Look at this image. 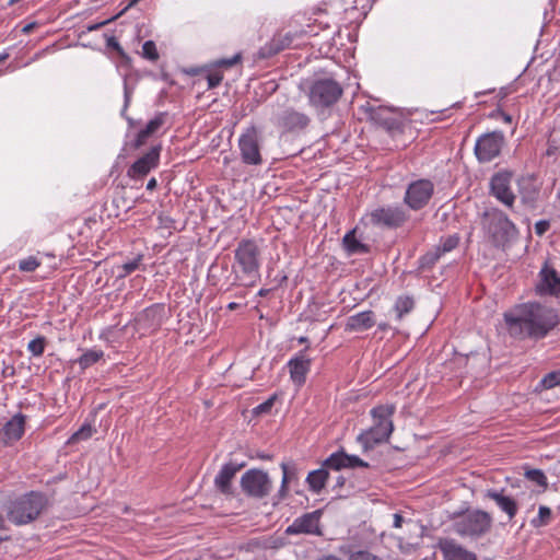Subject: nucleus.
Returning <instances> with one entry per match:
<instances>
[{
  "mask_svg": "<svg viewBox=\"0 0 560 560\" xmlns=\"http://www.w3.org/2000/svg\"><path fill=\"white\" fill-rule=\"evenodd\" d=\"M518 192L524 205L534 207L539 197V187L532 175L517 179Z\"/></svg>",
  "mask_w": 560,
  "mask_h": 560,
  "instance_id": "5701e85b",
  "label": "nucleus"
},
{
  "mask_svg": "<svg viewBox=\"0 0 560 560\" xmlns=\"http://www.w3.org/2000/svg\"><path fill=\"white\" fill-rule=\"evenodd\" d=\"M486 497L495 502L498 508L508 515L509 521L513 520L526 499L533 501L535 498L534 491L528 488L515 493H506L504 489L489 490Z\"/></svg>",
  "mask_w": 560,
  "mask_h": 560,
  "instance_id": "6e6552de",
  "label": "nucleus"
},
{
  "mask_svg": "<svg viewBox=\"0 0 560 560\" xmlns=\"http://www.w3.org/2000/svg\"><path fill=\"white\" fill-rule=\"evenodd\" d=\"M415 301L410 296H399L395 302V312L397 314V318L401 319L404 315L410 313L413 310Z\"/></svg>",
  "mask_w": 560,
  "mask_h": 560,
  "instance_id": "c756f323",
  "label": "nucleus"
},
{
  "mask_svg": "<svg viewBox=\"0 0 560 560\" xmlns=\"http://www.w3.org/2000/svg\"><path fill=\"white\" fill-rule=\"evenodd\" d=\"M317 534L320 535V527H287L285 534L287 535H295V534Z\"/></svg>",
  "mask_w": 560,
  "mask_h": 560,
  "instance_id": "a18cd8bd",
  "label": "nucleus"
},
{
  "mask_svg": "<svg viewBox=\"0 0 560 560\" xmlns=\"http://www.w3.org/2000/svg\"><path fill=\"white\" fill-rule=\"evenodd\" d=\"M482 226L495 246H505L517 233L514 223L497 208L485 212Z\"/></svg>",
  "mask_w": 560,
  "mask_h": 560,
  "instance_id": "20e7f679",
  "label": "nucleus"
},
{
  "mask_svg": "<svg viewBox=\"0 0 560 560\" xmlns=\"http://www.w3.org/2000/svg\"><path fill=\"white\" fill-rule=\"evenodd\" d=\"M513 176V172L501 170L491 176L489 184L490 194L510 209L513 208L516 199V196L511 187Z\"/></svg>",
  "mask_w": 560,
  "mask_h": 560,
  "instance_id": "f8f14e48",
  "label": "nucleus"
},
{
  "mask_svg": "<svg viewBox=\"0 0 560 560\" xmlns=\"http://www.w3.org/2000/svg\"><path fill=\"white\" fill-rule=\"evenodd\" d=\"M142 56L150 61H156L159 59V52L153 40L144 42L142 45Z\"/></svg>",
  "mask_w": 560,
  "mask_h": 560,
  "instance_id": "ea45409f",
  "label": "nucleus"
},
{
  "mask_svg": "<svg viewBox=\"0 0 560 560\" xmlns=\"http://www.w3.org/2000/svg\"><path fill=\"white\" fill-rule=\"evenodd\" d=\"M410 522L409 520H406L402 514L395 513L394 514V525H401V523Z\"/></svg>",
  "mask_w": 560,
  "mask_h": 560,
  "instance_id": "864d4df0",
  "label": "nucleus"
},
{
  "mask_svg": "<svg viewBox=\"0 0 560 560\" xmlns=\"http://www.w3.org/2000/svg\"><path fill=\"white\" fill-rule=\"evenodd\" d=\"M104 355V352L102 350H88L84 352L78 360L80 366L82 369H88L94 363H96L100 359H102Z\"/></svg>",
  "mask_w": 560,
  "mask_h": 560,
  "instance_id": "7c9ffc66",
  "label": "nucleus"
},
{
  "mask_svg": "<svg viewBox=\"0 0 560 560\" xmlns=\"http://www.w3.org/2000/svg\"><path fill=\"white\" fill-rule=\"evenodd\" d=\"M8 54H0V63L8 58Z\"/></svg>",
  "mask_w": 560,
  "mask_h": 560,
  "instance_id": "e2e57ef3",
  "label": "nucleus"
},
{
  "mask_svg": "<svg viewBox=\"0 0 560 560\" xmlns=\"http://www.w3.org/2000/svg\"><path fill=\"white\" fill-rule=\"evenodd\" d=\"M470 525H489L492 521L487 512L475 511L469 515Z\"/></svg>",
  "mask_w": 560,
  "mask_h": 560,
  "instance_id": "a19ab883",
  "label": "nucleus"
},
{
  "mask_svg": "<svg viewBox=\"0 0 560 560\" xmlns=\"http://www.w3.org/2000/svg\"><path fill=\"white\" fill-rule=\"evenodd\" d=\"M161 145L152 147L149 152L139 158L127 171V175L132 179H139L147 176L152 170L158 167L160 161Z\"/></svg>",
  "mask_w": 560,
  "mask_h": 560,
  "instance_id": "2eb2a0df",
  "label": "nucleus"
},
{
  "mask_svg": "<svg viewBox=\"0 0 560 560\" xmlns=\"http://www.w3.org/2000/svg\"><path fill=\"white\" fill-rule=\"evenodd\" d=\"M508 331L512 337L541 339L557 324V313L539 303H525L504 314Z\"/></svg>",
  "mask_w": 560,
  "mask_h": 560,
  "instance_id": "f257e3e1",
  "label": "nucleus"
},
{
  "mask_svg": "<svg viewBox=\"0 0 560 560\" xmlns=\"http://www.w3.org/2000/svg\"><path fill=\"white\" fill-rule=\"evenodd\" d=\"M245 466V464H234V463H226L224 464L218 475L214 478V487L215 489L229 497L233 493L232 488V481L236 475V472L242 469Z\"/></svg>",
  "mask_w": 560,
  "mask_h": 560,
  "instance_id": "dca6fc26",
  "label": "nucleus"
},
{
  "mask_svg": "<svg viewBox=\"0 0 560 560\" xmlns=\"http://www.w3.org/2000/svg\"><path fill=\"white\" fill-rule=\"evenodd\" d=\"M234 283L254 287L260 279V249L253 240H242L234 250Z\"/></svg>",
  "mask_w": 560,
  "mask_h": 560,
  "instance_id": "f03ea898",
  "label": "nucleus"
},
{
  "mask_svg": "<svg viewBox=\"0 0 560 560\" xmlns=\"http://www.w3.org/2000/svg\"><path fill=\"white\" fill-rule=\"evenodd\" d=\"M366 219L374 226L397 229L408 220V214L401 207L387 206L372 210Z\"/></svg>",
  "mask_w": 560,
  "mask_h": 560,
  "instance_id": "9b49d317",
  "label": "nucleus"
},
{
  "mask_svg": "<svg viewBox=\"0 0 560 560\" xmlns=\"http://www.w3.org/2000/svg\"><path fill=\"white\" fill-rule=\"evenodd\" d=\"M338 483L342 485L343 483V478H339Z\"/></svg>",
  "mask_w": 560,
  "mask_h": 560,
  "instance_id": "774afa93",
  "label": "nucleus"
},
{
  "mask_svg": "<svg viewBox=\"0 0 560 560\" xmlns=\"http://www.w3.org/2000/svg\"><path fill=\"white\" fill-rule=\"evenodd\" d=\"M370 118L387 131L396 130L399 127V121L394 117L393 113L385 107L371 108Z\"/></svg>",
  "mask_w": 560,
  "mask_h": 560,
  "instance_id": "393cba45",
  "label": "nucleus"
},
{
  "mask_svg": "<svg viewBox=\"0 0 560 560\" xmlns=\"http://www.w3.org/2000/svg\"><path fill=\"white\" fill-rule=\"evenodd\" d=\"M328 478V471L325 468H319L311 471L306 477L308 488L314 493H319L325 487Z\"/></svg>",
  "mask_w": 560,
  "mask_h": 560,
  "instance_id": "cd10ccee",
  "label": "nucleus"
},
{
  "mask_svg": "<svg viewBox=\"0 0 560 560\" xmlns=\"http://www.w3.org/2000/svg\"><path fill=\"white\" fill-rule=\"evenodd\" d=\"M276 124L288 131L304 129L310 124V117L293 108H287L277 116Z\"/></svg>",
  "mask_w": 560,
  "mask_h": 560,
  "instance_id": "412c9836",
  "label": "nucleus"
},
{
  "mask_svg": "<svg viewBox=\"0 0 560 560\" xmlns=\"http://www.w3.org/2000/svg\"><path fill=\"white\" fill-rule=\"evenodd\" d=\"M40 262L33 256H30L25 259H22L19 264V268L21 271H24V272H32L34 271L37 267H39Z\"/></svg>",
  "mask_w": 560,
  "mask_h": 560,
  "instance_id": "37998d69",
  "label": "nucleus"
},
{
  "mask_svg": "<svg viewBox=\"0 0 560 560\" xmlns=\"http://www.w3.org/2000/svg\"><path fill=\"white\" fill-rule=\"evenodd\" d=\"M130 97H131V93H130V91L128 89L127 82L125 81V106L126 107L128 106Z\"/></svg>",
  "mask_w": 560,
  "mask_h": 560,
  "instance_id": "5fc2aeb1",
  "label": "nucleus"
},
{
  "mask_svg": "<svg viewBox=\"0 0 560 560\" xmlns=\"http://www.w3.org/2000/svg\"><path fill=\"white\" fill-rule=\"evenodd\" d=\"M46 339L43 336H38L37 338L31 340L27 345V350L34 357H40L45 351Z\"/></svg>",
  "mask_w": 560,
  "mask_h": 560,
  "instance_id": "c9c22d12",
  "label": "nucleus"
},
{
  "mask_svg": "<svg viewBox=\"0 0 560 560\" xmlns=\"http://www.w3.org/2000/svg\"><path fill=\"white\" fill-rule=\"evenodd\" d=\"M293 38L294 34L292 33H287L284 35L273 37L269 45L264 48V50H267L264 51V56H271L290 47L292 45Z\"/></svg>",
  "mask_w": 560,
  "mask_h": 560,
  "instance_id": "bb28decb",
  "label": "nucleus"
},
{
  "mask_svg": "<svg viewBox=\"0 0 560 560\" xmlns=\"http://www.w3.org/2000/svg\"><path fill=\"white\" fill-rule=\"evenodd\" d=\"M240 483L246 495L259 500L268 497L272 489V481L268 472L257 468L244 472Z\"/></svg>",
  "mask_w": 560,
  "mask_h": 560,
  "instance_id": "1a4fd4ad",
  "label": "nucleus"
},
{
  "mask_svg": "<svg viewBox=\"0 0 560 560\" xmlns=\"http://www.w3.org/2000/svg\"><path fill=\"white\" fill-rule=\"evenodd\" d=\"M165 118V113H159L154 118H152L145 127L138 132L133 147L139 149L145 144L147 140L164 125Z\"/></svg>",
  "mask_w": 560,
  "mask_h": 560,
  "instance_id": "a878e982",
  "label": "nucleus"
},
{
  "mask_svg": "<svg viewBox=\"0 0 560 560\" xmlns=\"http://www.w3.org/2000/svg\"><path fill=\"white\" fill-rule=\"evenodd\" d=\"M311 362L312 360L305 354V351H301L288 362L290 377L299 387L306 381V375L311 369Z\"/></svg>",
  "mask_w": 560,
  "mask_h": 560,
  "instance_id": "aec40b11",
  "label": "nucleus"
},
{
  "mask_svg": "<svg viewBox=\"0 0 560 560\" xmlns=\"http://www.w3.org/2000/svg\"><path fill=\"white\" fill-rule=\"evenodd\" d=\"M295 471L289 467V482L294 478Z\"/></svg>",
  "mask_w": 560,
  "mask_h": 560,
  "instance_id": "052dcab7",
  "label": "nucleus"
},
{
  "mask_svg": "<svg viewBox=\"0 0 560 560\" xmlns=\"http://www.w3.org/2000/svg\"><path fill=\"white\" fill-rule=\"evenodd\" d=\"M459 243V236L457 234L448 235L444 238H441V242L438 246H441V252L443 254L448 253L457 247Z\"/></svg>",
  "mask_w": 560,
  "mask_h": 560,
  "instance_id": "4c0bfd02",
  "label": "nucleus"
},
{
  "mask_svg": "<svg viewBox=\"0 0 560 560\" xmlns=\"http://www.w3.org/2000/svg\"><path fill=\"white\" fill-rule=\"evenodd\" d=\"M341 85L331 78L314 80L308 86L310 105L316 109H323L334 105L342 95Z\"/></svg>",
  "mask_w": 560,
  "mask_h": 560,
  "instance_id": "39448f33",
  "label": "nucleus"
},
{
  "mask_svg": "<svg viewBox=\"0 0 560 560\" xmlns=\"http://www.w3.org/2000/svg\"><path fill=\"white\" fill-rule=\"evenodd\" d=\"M118 16H114L107 21H103V22H100V23H96V24H93V25H89L88 26V31L92 32V31H96L98 30L100 27L104 26L105 24L109 23L110 21H114L115 19H117Z\"/></svg>",
  "mask_w": 560,
  "mask_h": 560,
  "instance_id": "603ef678",
  "label": "nucleus"
},
{
  "mask_svg": "<svg viewBox=\"0 0 560 560\" xmlns=\"http://www.w3.org/2000/svg\"><path fill=\"white\" fill-rule=\"evenodd\" d=\"M19 0H10L9 1V4H14L15 2H18Z\"/></svg>",
  "mask_w": 560,
  "mask_h": 560,
  "instance_id": "69168bd1",
  "label": "nucleus"
},
{
  "mask_svg": "<svg viewBox=\"0 0 560 560\" xmlns=\"http://www.w3.org/2000/svg\"><path fill=\"white\" fill-rule=\"evenodd\" d=\"M140 0H130L129 3L127 4V7L119 14H117V16H120L121 14H124L129 8L133 7Z\"/></svg>",
  "mask_w": 560,
  "mask_h": 560,
  "instance_id": "4d7b16f0",
  "label": "nucleus"
},
{
  "mask_svg": "<svg viewBox=\"0 0 560 560\" xmlns=\"http://www.w3.org/2000/svg\"><path fill=\"white\" fill-rule=\"evenodd\" d=\"M540 280L536 287L539 294L560 296V276L558 272L545 265L539 272Z\"/></svg>",
  "mask_w": 560,
  "mask_h": 560,
  "instance_id": "6ab92c4d",
  "label": "nucleus"
},
{
  "mask_svg": "<svg viewBox=\"0 0 560 560\" xmlns=\"http://www.w3.org/2000/svg\"><path fill=\"white\" fill-rule=\"evenodd\" d=\"M305 341H306L305 337L300 338V342H305Z\"/></svg>",
  "mask_w": 560,
  "mask_h": 560,
  "instance_id": "338daca9",
  "label": "nucleus"
},
{
  "mask_svg": "<svg viewBox=\"0 0 560 560\" xmlns=\"http://www.w3.org/2000/svg\"><path fill=\"white\" fill-rule=\"evenodd\" d=\"M324 466L330 469L340 470L342 468L369 467V464L355 455H348L345 452H337L331 454L325 460Z\"/></svg>",
  "mask_w": 560,
  "mask_h": 560,
  "instance_id": "4be33fe9",
  "label": "nucleus"
},
{
  "mask_svg": "<svg viewBox=\"0 0 560 560\" xmlns=\"http://www.w3.org/2000/svg\"><path fill=\"white\" fill-rule=\"evenodd\" d=\"M394 412L395 407L392 405L376 406L371 410V416L374 422L373 425L358 435V441L365 451L371 450L374 445L384 443L389 439L394 430L392 421Z\"/></svg>",
  "mask_w": 560,
  "mask_h": 560,
  "instance_id": "7ed1b4c3",
  "label": "nucleus"
},
{
  "mask_svg": "<svg viewBox=\"0 0 560 560\" xmlns=\"http://www.w3.org/2000/svg\"><path fill=\"white\" fill-rule=\"evenodd\" d=\"M434 191V185L429 179H418L410 183L406 189L404 202L411 210H420L424 208L430 199L432 198Z\"/></svg>",
  "mask_w": 560,
  "mask_h": 560,
  "instance_id": "ddd939ff",
  "label": "nucleus"
},
{
  "mask_svg": "<svg viewBox=\"0 0 560 560\" xmlns=\"http://www.w3.org/2000/svg\"><path fill=\"white\" fill-rule=\"evenodd\" d=\"M444 254L441 252V246H435L420 258L421 268H431Z\"/></svg>",
  "mask_w": 560,
  "mask_h": 560,
  "instance_id": "2f4dec72",
  "label": "nucleus"
},
{
  "mask_svg": "<svg viewBox=\"0 0 560 560\" xmlns=\"http://www.w3.org/2000/svg\"><path fill=\"white\" fill-rule=\"evenodd\" d=\"M540 523H548L551 521V510L548 506L540 505L538 510L537 518H533L530 522L533 525L536 524V522Z\"/></svg>",
  "mask_w": 560,
  "mask_h": 560,
  "instance_id": "c03bdc74",
  "label": "nucleus"
},
{
  "mask_svg": "<svg viewBox=\"0 0 560 560\" xmlns=\"http://www.w3.org/2000/svg\"><path fill=\"white\" fill-rule=\"evenodd\" d=\"M93 434V429L90 424L82 425L77 432H74L70 439V442H78L81 440H88Z\"/></svg>",
  "mask_w": 560,
  "mask_h": 560,
  "instance_id": "79ce46f5",
  "label": "nucleus"
},
{
  "mask_svg": "<svg viewBox=\"0 0 560 560\" xmlns=\"http://www.w3.org/2000/svg\"><path fill=\"white\" fill-rule=\"evenodd\" d=\"M106 46L108 48H112L114 50H116L120 57L122 58H127V55L125 54L122 47L120 46V44L118 43L117 38L115 36H107L106 37Z\"/></svg>",
  "mask_w": 560,
  "mask_h": 560,
  "instance_id": "de8ad7c7",
  "label": "nucleus"
},
{
  "mask_svg": "<svg viewBox=\"0 0 560 560\" xmlns=\"http://www.w3.org/2000/svg\"><path fill=\"white\" fill-rule=\"evenodd\" d=\"M45 504L44 495L31 492L12 504L9 511V520L18 525H26L37 518Z\"/></svg>",
  "mask_w": 560,
  "mask_h": 560,
  "instance_id": "423d86ee",
  "label": "nucleus"
},
{
  "mask_svg": "<svg viewBox=\"0 0 560 560\" xmlns=\"http://www.w3.org/2000/svg\"><path fill=\"white\" fill-rule=\"evenodd\" d=\"M375 325V316L372 311H364L348 317L346 330L363 331Z\"/></svg>",
  "mask_w": 560,
  "mask_h": 560,
  "instance_id": "b1692460",
  "label": "nucleus"
},
{
  "mask_svg": "<svg viewBox=\"0 0 560 560\" xmlns=\"http://www.w3.org/2000/svg\"><path fill=\"white\" fill-rule=\"evenodd\" d=\"M35 27V23H30V24H26L24 27H23V32L24 33H30L33 28Z\"/></svg>",
  "mask_w": 560,
  "mask_h": 560,
  "instance_id": "13d9d810",
  "label": "nucleus"
},
{
  "mask_svg": "<svg viewBox=\"0 0 560 560\" xmlns=\"http://www.w3.org/2000/svg\"><path fill=\"white\" fill-rule=\"evenodd\" d=\"M444 560H477V556L462 547L454 539L441 538L438 542Z\"/></svg>",
  "mask_w": 560,
  "mask_h": 560,
  "instance_id": "a211bd4d",
  "label": "nucleus"
},
{
  "mask_svg": "<svg viewBox=\"0 0 560 560\" xmlns=\"http://www.w3.org/2000/svg\"><path fill=\"white\" fill-rule=\"evenodd\" d=\"M322 515H323V511L316 510L314 512L306 513V514L302 515L301 517L296 518L292 525H303V526L316 525L319 522Z\"/></svg>",
  "mask_w": 560,
  "mask_h": 560,
  "instance_id": "72a5a7b5",
  "label": "nucleus"
},
{
  "mask_svg": "<svg viewBox=\"0 0 560 560\" xmlns=\"http://www.w3.org/2000/svg\"><path fill=\"white\" fill-rule=\"evenodd\" d=\"M258 457H259L260 459H270V458H271V456H270V455H267V454H258Z\"/></svg>",
  "mask_w": 560,
  "mask_h": 560,
  "instance_id": "680f3d73",
  "label": "nucleus"
},
{
  "mask_svg": "<svg viewBox=\"0 0 560 560\" xmlns=\"http://www.w3.org/2000/svg\"><path fill=\"white\" fill-rule=\"evenodd\" d=\"M550 228V223L547 220H540L535 224V233L539 236L544 235Z\"/></svg>",
  "mask_w": 560,
  "mask_h": 560,
  "instance_id": "3c124183",
  "label": "nucleus"
},
{
  "mask_svg": "<svg viewBox=\"0 0 560 560\" xmlns=\"http://www.w3.org/2000/svg\"><path fill=\"white\" fill-rule=\"evenodd\" d=\"M238 307H240V304H238V303H235V302H231V303H229V304H228V308H229L230 311H234V310H236V308H238Z\"/></svg>",
  "mask_w": 560,
  "mask_h": 560,
  "instance_id": "bf43d9fd",
  "label": "nucleus"
},
{
  "mask_svg": "<svg viewBox=\"0 0 560 560\" xmlns=\"http://www.w3.org/2000/svg\"><path fill=\"white\" fill-rule=\"evenodd\" d=\"M165 317V306L163 304H153L135 317L137 330L142 334H150L158 330Z\"/></svg>",
  "mask_w": 560,
  "mask_h": 560,
  "instance_id": "4468645a",
  "label": "nucleus"
},
{
  "mask_svg": "<svg viewBox=\"0 0 560 560\" xmlns=\"http://www.w3.org/2000/svg\"><path fill=\"white\" fill-rule=\"evenodd\" d=\"M503 119H504L505 122H511V116L510 115L504 114L503 115Z\"/></svg>",
  "mask_w": 560,
  "mask_h": 560,
  "instance_id": "0e129e2a",
  "label": "nucleus"
},
{
  "mask_svg": "<svg viewBox=\"0 0 560 560\" xmlns=\"http://www.w3.org/2000/svg\"><path fill=\"white\" fill-rule=\"evenodd\" d=\"M539 385L544 389H550V388H553V387L560 385V370L559 371H552V372L546 374L541 378Z\"/></svg>",
  "mask_w": 560,
  "mask_h": 560,
  "instance_id": "f704fd0d",
  "label": "nucleus"
},
{
  "mask_svg": "<svg viewBox=\"0 0 560 560\" xmlns=\"http://www.w3.org/2000/svg\"><path fill=\"white\" fill-rule=\"evenodd\" d=\"M141 260H142V256L138 255L132 260L122 264L119 267L121 269V272L118 275V277L119 278H125L128 275H130L133 271H136L140 267Z\"/></svg>",
  "mask_w": 560,
  "mask_h": 560,
  "instance_id": "e433bc0d",
  "label": "nucleus"
},
{
  "mask_svg": "<svg viewBox=\"0 0 560 560\" xmlns=\"http://www.w3.org/2000/svg\"><path fill=\"white\" fill-rule=\"evenodd\" d=\"M281 467V470H282V480H281V486H280V489L276 495V499L277 501H281L283 499L287 498L288 495V492H289V489H288V483H289V465L287 463H281L280 465Z\"/></svg>",
  "mask_w": 560,
  "mask_h": 560,
  "instance_id": "473e14b6",
  "label": "nucleus"
},
{
  "mask_svg": "<svg viewBox=\"0 0 560 560\" xmlns=\"http://www.w3.org/2000/svg\"><path fill=\"white\" fill-rule=\"evenodd\" d=\"M504 143L505 138L502 131L483 133L476 141L475 155L480 163L491 162L500 155Z\"/></svg>",
  "mask_w": 560,
  "mask_h": 560,
  "instance_id": "9d476101",
  "label": "nucleus"
},
{
  "mask_svg": "<svg viewBox=\"0 0 560 560\" xmlns=\"http://www.w3.org/2000/svg\"><path fill=\"white\" fill-rule=\"evenodd\" d=\"M222 80H223V74L221 72H218V71L210 72L207 75L208 88L213 89V88L218 86L222 82Z\"/></svg>",
  "mask_w": 560,
  "mask_h": 560,
  "instance_id": "09e8293b",
  "label": "nucleus"
},
{
  "mask_svg": "<svg viewBox=\"0 0 560 560\" xmlns=\"http://www.w3.org/2000/svg\"><path fill=\"white\" fill-rule=\"evenodd\" d=\"M525 477L540 487L547 486V478L540 469H529L525 472Z\"/></svg>",
  "mask_w": 560,
  "mask_h": 560,
  "instance_id": "58836bf2",
  "label": "nucleus"
},
{
  "mask_svg": "<svg viewBox=\"0 0 560 560\" xmlns=\"http://www.w3.org/2000/svg\"><path fill=\"white\" fill-rule=\"evenodd\" d=\"M242 59V56L241 54H235L233 57L231 58H222V59H219L214 62V65L217 67H224V68H231L233 67L234 65H236L237 62H240Z\"/></svg>",
  "mask_w": 560,
  "mask_h": 560,
  "instance_id": "49530a36",
  "label": "nucleus"
},
{
  "mask_svg": "<svg viewBox=\"0 0 560 560\" xmlns=\"http://www.w3.org/2000/svg\"><path fill=\"white\" fill-rule=\"evenodd\" d=\"M343 245L349 254H364L369 252L368 246L355 237L354 231H350L343 236Z\"/></svg>",
  "mask_w": 560,
  "mask_h": 560,
  "instance_id": "c85d7f7f",
  "label": "nucleus"
},
{
  "mask_svg": "<svg viewBox=\"0 0 560 560\" xmlns=\"http://www.w3.org/2000/svg\"><path fill=\"white\" fill-rule=\"evenodd\" d=\"M261 132L256 126H249L241 133L238 138V149L241 159L246 165H261Z\"/></svg>",
  "mask_w": 560,
  "mask_h": 560,
  "instance_id": "0eeeda50",
  "label": "nucleus"
},
{
  "mask_svg": "<svg viewBox=\"0 0 560 560\" xmlns=\"http://www.w3.org/2000/svg\"><path fill=\"white\" fill-rule=\"evenodd\" d=\"M25 431V416L16 413L5 422L0 431V441L4 445H10L20 440Z\"/></svg>",
  "mask_w": 560,
  "mask_h": 560,
  "instance_id": "f3484780",
  "label": "nucleus"
},
{
  "mask_svg": "<svg viewBox=\"0 0 560 560\" xmlns=\"http://www.w3.org/2000/svg\"><path fill=\"white\" fill-rule=\"evenodd\" d=\"M276 400V396H272L270 397L269 399H267L266 401H264L262 404L258 405L255 409H254V412L256 415H260V413H266L268 411H270V409L272 408L273 406V402Z\"/></svg>",
  "mask_w": 560,
  "mask_h": 560,
  "instance_id": "8fccbe9b",
  "label": "nucleus"
},
{
  "mask_svg": "<svg viewBox=\"0 0 560 560\" xmlns=\"http://www.w3.org/2000/svg\"><path fill=\"white\" fill-rule=\"evenodd\" d=\"M158 185V182L156 179L153 177L151 178L148 183H147V189L148 190H153Z\"/></svg>",
  "mask_w": 560,
  "mask_h": 560,
  "instance_id": "6e6d98bb",
  "label": "nucleus"
}]
</instances>
